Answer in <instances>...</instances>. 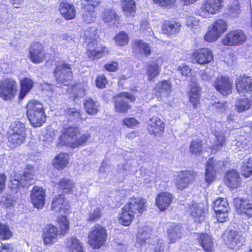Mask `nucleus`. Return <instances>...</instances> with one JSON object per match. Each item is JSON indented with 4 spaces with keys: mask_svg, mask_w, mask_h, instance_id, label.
Segmentation results:
<instances>
[{
    "mask_svg": "<svg viewBox=\"0 0 252 252\" xmlns=\"http://www.w3.org/2000/svg\"><path fill=\"white\" fill-rule=\"evenodd\" d=\"M45 192L42 188L34 187L31 193L32 202L34 207L43 208L45 203Z\"/></svg>",
    "mask_w": 252,
    "mask_h": 252,
    "instance_id": "19",
    "label": "nucleus"
},
{
    "mask_svg": "<svg viewBox=\"0 0 252 252\" xmlns=\"http://www.w3.org/2000/svg\"><path fill=\"white\" fill-rule=\"evenodd\" d=\"M133 52L147 56L151 54V47L147 43L143 42L142 40H137L134 41Z\"/></svg>",
    "mask_w": 252,
    "mask_h": 252,
    "instance_id": "33",
    "label": "nucleus"
},
{
    "mask_svg": "<svg viewBox=\"0 0 252 252\" xmlns=\"http://www.w3.org/2000/svg\"><path fill=\"white\" fill-rule=\"evenodd\" d=\"M220 36L213 29L210 28L208 32L204 35L206 41L213 42L216 41Z\"/></svg>",
    "mask_w": 252,
    "mask_h": 252,
    "instance_id": "59",
    "label": "nucleus"
},
{
    "mask_svg": "<svg viewBox=\"0 0 252 252\" xmlns=\"http://www.w3.org/2000/svg\"><path fill=\"white\" fill-rule=\"evenodd\" d=\"M72 96L74 98L83 97L86 94V90L81 85L74 86L72 89Z\"/></svg>",
    "mask_w": 252,
    "mask_h": 252,
    "instance_id": "53",
    "label": "nucleus"
},
{
    "mask_svg": "<svg viewBox=\"0 0 252 252\" xmlns=\"http://www.w3.org/2000/svg\"><path fill=\"white\" fill-rule=\"evenodd\" d=\"M217 129L215 130V135L217 139V144L213 147L214 150L219 151L225 144L226 138L222 133V130L225 131L221 123L218 122L215 124Z\"/></svg>",
    "mask_w": 252,
    "mask_h": 252,
    "instance_id": "24",
    "label": "nucleus"
},
{
    "mask_svg": "<svg viewBox=\"0 0 252 252\" xmlns=\"http://www.w3.org/2000/svg\"><path fill=\"white\" fill-rule=\"evenodd\" d=\"M97 32L94 28L84 30L82 39L85 42L88 46V56L92 59H96L101 57L103 47L98 44L96 40Z\"/></svg>",
    "mask_w": 252,
    "mask_h": 252,
    "instance_id": "3",
    "label": "nucleus"
},
{
    "mask_svg": "<svg viewBox=\"0 0 252 252\" xmlns=\"http://www.w3.org/2000/svg\"><path fill=\"white\" fill-rule=\"evenodd\" d=\"M27 117L34 127L40 126L46 121L42 104L37 101H30L26 106Z\"/></svg>",
    "mask_w": 252,
    "mask_h": 252,
    "instance_id": "4",
    "label": "nucleus"
},
{
    "mask_svg": "<svg viewBox=\"0 0 252 252\" xmlns=\"http://www.w3.org/2000/svg\"><path fill=\"white\" fill-rule=\"evenodd\" d=\"M58 234V228L52 224L45 226L43 230V239L45 244L54 243Z\"/></svg>",
    "mask_w": 252,
    "mask_h": 252,
    "instance_id": "22",
    "label": "nucleus"
},
{
    "mask_svg": "<svg viewBox=\"0 0 252 252\" xmlns=\"http://www.w3.org/2000/svg\"><path fill=\"white\" fill-rule=\"evenodd\" d=\"M107 83V80L104 75H101L96 79L95 84L97 88L100 89L104 88Z\"/></svg>",
    "mask_w": 252,
    "mask_h": 252,
    "instance_id": "64",
    "label": "nucleus"
},
{
    "mask_svg": "<svg viewBox=\"0 0 252 252\" xmlns=\"http://www.w3.org/2000/svg\"><path fill=\"white\" fill-rule=\"evenodd\" d=\"M198 240L200 246L206 252H211L213 249L214 243L211 236L206 233H201L198 236Z\"/></svg>",
    "mask_w": 252,
    "mask_h": 252,
    "instance_id": "30",
    "label": "nucleus"
},
{
    "mask_svg": "<svg viewBox=\"0 0 252 252\" xmlns=\"http://www.w3.org/2000/svg\"><path fill=\"white\" fill-rule=\"evenodd\" d=\"M150 252H161L164 248V243L162 240L158 239L156 245H152L150 247Z\"/></svg>",
    "mask_w": 252,
    "mask_h": 252,
    "instance_id": "61",
    "label": "nucleus"
},
{
    "mask_svg": "<svg viewBox=\"0 0 252 252\" xmlns=\"http://www.w3.org/2000/svg\"><path fill=\"white\" fill-rule=\"evenodd\" d=\"M134 96L128 93H123L115 97V110L119 113H126L129 106L126 100L131 102L135 100Z\"/></svg>",
    "mask_w": 252,
    "mask_h": 252,
    "instance_id": "13",
    "label": "nucleus"
},
{
    "mask_svg": "<svg viewBox=\"0 0 252 252\" xmlns=\"http://www.w3.org/2000/svg\"><path fill=\"white\" fill-rule=\"evenodd\" d=\"M8 133L26 134L25 125L20 122L16 121L11 124Z\"/></svg>",
    "mask_w": 252,
    "mask_h": 252,
    "instance_id": "43",
    "label": "nucleus"
},
{
    "mask_svg": "<svg viewBox=\"0 0 252 252\" xmlns=\"http://www.w3.org/2000/svg\"><path fill=\"white\" fill-rule=\"evenodd\" d=\"M123 10L129 14L134 12L135 3L134 0H122Z\"/></svg>",
    "mask_w": 252,
    "mask_h": 252,
    "instance_id": "50",
    "label": "nucleus"
},
{
    "mask_svg": "<svg viewBox=\"0 0 252 252\" xmlns=\"http://www.w3.org/2000/svg\"><path fill=\"white\" fill-rule=\"evenodd\" d=\"M181 28V24L178 22L165 21L162 27V31L165 34L173 35L177 33Z\"/></svg>",
    "mask_w": 252,
    "mask_h": 252,
    "instance_id": "31",
    "label": "nucleus"
},
{
    "mask_svg": "<svg viewBox=\"0 0 252 252\" xmlns=\"http://www.w3.org/2000/svg\"><path fill=\"white\" fill-rule=\"evenodd\" d=\"M214 210L216 213L223 211H228L229 206L226 198H219L214 203Z\"/></svg>",
    "mask_w": 252,
    "mask_h": 252,
    "instance_id": "38",
    "label": "nucleus"
},
{
    "mask_svg": "<svg viewBox=\"0 0 252 252\" xmlns=\"http://www.w3.org/2000/svg\"><path fill=\"white\" fill-rule=\"evenodd\" d=\"M156 94L162 97H167L171 93L172 87L169 81H162L157 83L155 88Z\"/></svg>",
    "mask_w": 252,
    "mask_h": 252,
    "instance_id": "27",
    "label": "nucleus"
},
{
    "mask_svg": "<svg viewBox=\"0 0 252 252\" xmlns=\"http://www.w3.org/2000/svg\"><path fill=\"white\" fill-rule=\"evenodd\" d=\"M26 134H16L8 133V140L9 142L13 144V146H16L23 143L25 138Z\"/></svg>",
    "mask_w": 252,
    "mask_h": 252,
    "instance_id": "48",
    "label": "nucleus"
},
{
    "mask_svg": "<svg viewBox=\"0 0 252 252\" xmlns=\"http://www.w3.org/2000/svg\"><path fill=\"white\" fill-rule=\"evenodd\" d=\"M230 10L234 16H236L240 12L239 1L238 0H231Z\"/></svg>",
    "mask_w": 252,
    "mask_h": 252,
    "instance_id": "63",
    "label": "nucleus"
},
{
    "mask_svg": "<svg viewBox=\"0 0 252 252\" xmlns=\"http://www.w3.org/2000/svg\"><path fill=\"white\" fill-rule=\"evenodd\" d=\"M69 163L68 155L61 153L56 156L53 160V165L58 170L64 168Z\"/></svg>",
    "mask_w": 252,
    "mask_h": 252,
    "instance_id": "32",
    "label": "nucleus"
},
{
    "mask_svg": "<svg viewBox=\"0 0 252 252\" xmlns=\"http://www.w3.org/2000/svg\"><path fill=\"white\" fill-rule=\"evenodd\" d=\"M196 174L191 171L182 172L179 174L175 181L178 189L182 190L186 188L195 179Z\"/></svg>",
    "mask_w": 252,
    "mask_h": 252,
    "instance_id": "15",
    "label": "nucleus"
},
{
    "mask_svg": "<svg viewBox=\"0 0 252 252\" xmlns=\"http://www.w3.org/2000/svg\"><path fill=\"white\" fill-rule=\"evenodd\" d=\"M225 185L231 189L237 188L241 183L239 174L235 170L228 171L224 177Z\"/></svg>",
    "mask_w": 252,
    "mask_h": 252,
    "instance_id": "23",
    "label": "nucleus"
},
{
    "mask_svg": "<svg viewBox=\"0 0 252 252\" xmlns=\"http://www.w3.org/2000/svg\"><path fill=\"white\" fill-rule=\"evenodd\" d=\"M12 235L8 227L0 223V239L6 240L9 239Z\"/></svg>",
    "mask_w": 252,
    "mask_h": 252,
    "instance_id": "54",
    "label": "nucleus"
},
{
    "mask_svg": "<svg viewBox=\"0 0 252 252\" xmlns=\"http://www.w3.org/2000/svg\"><path fill=\"white\" fill-rule=\"evenodd\" d=\"M243 137L240 138V140H235L233 141V144L231 145V149L235 152L238 151H244L246 150L249 148L248 141L245 140V141H242Z\"/></svg>",
    "mask_w": 252,
    "mask_h": 252,
    "instance_id": "42",
    "label": "nucleus"
},
{
    "mask_svg": "<svg viewBox=\"0 0 252 252\" xmlns=\"http://www.w3.org/2000/svg\"><path fill=\"white\" fill-rule=\"evenodd\" d=\"M52 210L57 214L63 215L68 213L70 209V205L65 199L63 194L56 195L52 202Z\"/></svg>",
    "mask_w": 252,
    "mask_h": 252,
    "instance_id": "11",
    "label": "nucleus"
},
{
    "mask_svg": "<svg viewBox=\"0 0 252 252\" xmlns=\"http://www.w3.org/2000/svg\"><path fill=\"white\" fill-rule=\"evenodd\" d=\"M146 201L141 198H131L122 209L119 220L125 226L130 225L133 220L134 215H140L146 208Z\"/></svg>",
    "mask_w": 252,
    "mask_h": 252,
    "instance_id": "1",
    "label": "nucleus"
},
{
    "mask_svg": "<svg viewBox=\"0 0 252 252\" xmlns=\"http://www.w3.org/2000/svg\"><path fill=\"white\" fill-rule=\"evenodd\" d=\"M106 235V230L102 226H94L89 235V245L94 249H99L105 243Z\"/></svg>",
    "mask_w": 252,
    "mask_h": 252,
    "instance_id": "7",
    "label": "nucleus"
},
{
    "mask_svg": "<svg viewBox=\"0 0 252 252\" xmlns=\"http://www.w3.org/2000/svg\"><path fill=\"white\" fill-rule=\"evenodd\" d=\"M85 110L90 115L96 114L98 111L99 103L95 101L92 98H88L83 103Z\"/></svg>",
    "mask_w": 252,
    "mask_h": 252,
    "instance_id": "36",
    "label": "nucleus"
},
{
    "mask_svg": "<svg viewBox=\"0 0 252 252\" xmlns=\"http://www.w3.org/2000/svg\"><path fill=\"white\" fill-rule=\"evenodd\" d=\"M45 58L43 47L41 44L37 42L31 45L29 50V58L34 63L43 62Z\"/></svg>",
    "mask_w": 252,
    "mask_h": 252,
    "instance_id": "16",
    "label": "nucleus"
},
{
    "mask_svg": "<svg viewBox=\"0 0 252 252\" xmlns=\"http://www.w3.org/2000/svg\"><path fill=\"white\" fill-rule=\"evenodd\" d=\"M192 57L198 64H205L213 60V55L212 51L209 49L201 48L194 52Z\"/></svg>",
    "mask_w": 252,
    "mask_h": 252,
    "instance_id": "17",
    "label": "nucleus"
},
{
    "mask_svg": "<svg viewBox=\"0 0 252 252\" xmlns=\"http://www.w3.org/2000/svg\"><path fill=\"white\" fill-rule=\"evenodd\" d=\"M216 174V173L215 172L211 169V167L209 165L206 166L205 175L206 182L208 184L212 182L215 180Z\"/></svg>",
    "mask_w": 252,
    "mask_h": 252,
    "instance_id": "60",
    "label": "nucleus"
},
{
    "mask_svg": "<svg viewBox=\"0 0 252 252\" xmlns=\"http://www.w3.org/2000/svg\"><path fill=\"white\" fill-rule=\"evenodd\" d=\"M234 204L238 213L252 218V202L249 199L237 197L234 200Z\"/></svg>",
    "mask_w": 252,
    "mask_h": 252,
    "instance_id": "12",
    "label": "nucleus"
},
{
    "mask_svg": "<svg viewBox=\"0 0 252 252\" xmlns=\"http://www.w3.org/2000/svg\"><path fill=\"white\" fill-rule=\"evenodd\" d=\"M94 4H88L85 8V11L83 13V19L87 23H91L95 18L94 13Z\"/></svg>",
    "mask_w": 252,
    "mask_h": 252,
    "instance_id": "44",
    "label": "nucleus"
},
{
    "mask_svg": "<svg viewBox=\"0 0 252 252\" xmlns=\"http://www.w3.org/2000/svg\"><path fill=\"white\" fill-rule=\"evenodd\" d=\"M251 103L247 98H243L237 101L235 103L236 110L239 112L245 111L250 109Z\"/></svg>",
    "mask_w": 252,
    "mask_h": 252,
    "instance_id": "45",
    "label": "nucleus"
},
{
    "mask_svg": "<svg viewBox=\"0 0 252 252\" xmlns=\"http://www.w3.org/2000/svg\"><path fill=\"white\" fill-rule=\"evenodd\" d=\"M101 216L100 210L96 208L88 214V220L91 222L94 221L100 218Z\"/></svg>",
    "mask_w": 252,
    "mask_h": 252,
    "instance_id": "62",
    "label": "nucleus"
},
{
    "mask_svg": "<svg viewBox=\"0 0 252 252\" xmlns=\"http://www.w3.org/2000/svg\"><path fill=\"white\" fill-rule=\"evenodd\" d=\"M173 199V196L169 193L161 192L156 198V204L160 211L166 210Z\"/></svg>",
    "mask_w": 252,
    "mask_h": 252,
    "instance_id": "25",
    "label": "nucleus"
},
{
    "mask_svg": "<svg viewBox=\"0 0 252 252\" xmlns=\"http://www.w3.org/2000/svg\"><path fill=\"white\" fill-rule=\"evenodd\" d=\"M189 212L194 222L199 223L204 220L205 212L200 204L192 201L189 205Z\"/></svg>",
    "mask_w": 252,
    "mask_h": 252,
    "instance_id": "21",
    "label": "nucleus"
},
{
    "mask_svg": "<svg viewBox=\"0 0 252 252\" xmlns=\"http://www.w3.org/2000/svg\"><path fill=\"white\" fill-rule=\"evenodd\" d=\"M160 71V67L157 62H153L148 65L147 74L150 81L158 76Z\"/></svg>",
    "mask_w": 252,
    "mask_h": 252,
    "instance_id": "39",
    "label": "nucleus"
},
{
    "mask_svg": "<svg viewBox=\"0 0 252 252\" xmlns=\"http://www.w3.org/2000/svg\"><path fill=\"white\" fill-rule=\"evenodd\" d=\"M79 130L76 127H69L60 136V142L63 145L72 148H76L86 143L90 138V134L85 132L78 135Z\"/></svg>",
    "mask_w": 252,
    "mask_h": 252,
    "instance_id": "2",
    "label": "nucleus"
},
{
    "mask_svg": "<svg viewBox=\"0 0 252 252\" xmlns=\"http://www.w3.org/2000/svg\"><path fill=\"white\" fill-rule=\"evenodd\" d=\"M214 87L223 95H227L231 93L232 84L228 77L221 76L217 78Z\"/></svg>",
    "mask_w": 252,
    "mask_h": 252,
    "instance_id": "14",
    "label": "nucleus"
},
{
    "mask_svg": "<svg viewBox=\"0 0 252 252\" xmlns=\"http://www.w3.org/2000/svg\"><path fill=\"white\" fill-rule=\"evenodd\" d=\"M200 88L197 84H194L191 87L189 94L190 102L192 104L193 108L197 107V104L199 102L200 98Z\"/></svg>",
    "mask_w": 252,
    "mask_h": 252,
    "instance_id": "35",
    "label": "nucleus"
},
{
    "mask_svg": "<svg viewBox=\"0 0 252 252\" xmlns=\"http://www.w3.org/2000/svg\"><path fill=\"white\" fill-rule=\"evenodd\" d=\"M150 238V233L147 230V228H145L141 232H139L137 236L136 246L140 247L147 243H149L148 241Z\"/></svg>",
    "mask_w": 252,
    "mask_h": 252,
    "instance_id": "41",
    "label": "nucleus"
},
{
    "mask_svg": "<svg viewBox=\"0 0 252 252\" xmlns=\"http://www.w3.org/2000/svg\"><path fill=\"white\" fill-rule=\"evenodd\" d=\"M209 109L211 111L216 113L223 112L226 109V103L214 102L209 106Z\"/></svg>",
    "mask_w": 252,
    "mask_h": 252,
    "instance_id": "55",
    "label": "nucleus"
},
{
    "mask_svg": "<svg viewBox=\"0 0 252 252\" xmlns=\"http://www.w3.org/2000/svg\"><path fill=\"white\" fill-rule=\"evenodd\" d=\"M60 11L62 16L67 20L73 19L75 16V10L73 5L66 1L60 4Z\"/></svg>",
    "mask_w": 252,
    "mask_h": 252,
    "instance_id": "29",
    "label": "nucleus"
},
{
    "mask_svg": "<svg viewBox=\"0 0 252 252\" xmlns=\"http://www.w3.org/2000/svg\"><path fill=\"white\" fill-rule=\"evenodd\" d=\"M15 197L11 194H6L2 197L0 203L6 207L11 206L15 201Z\"/></svg>",
    "mask_w": 252,
    "mask_h": 252,
    "instance_id": "57",
    "label": "nucleus"
},
{
    "mask_svg": "<svg viewBox=\"0 0 252 252\" xmlns=\"http://www.w3.org/2000/svg\"><path fill=\"white\" fill-rule=\"evenodd\" d=\"M60 189L64 193H69L72 191L74 183L69 179L65 178L62 179L59 184Z\"/></svg>",
    "mask_w": 252,
    "mask_h": 252,
    "instance_id": "49",
    "label": "nucleus"
},
{
    "mask_svg": "<svg viewBox=\"0 0 252 252\" xmlns=\"http://www.w3.org/2000/svg\"><path fill=\"white\" fill-rule=\"evenodd\" d=\"M208 165L210 166L211 169L217 173L220 172L222 170V168L224 166V163L223 161H217L214 158H211L208 160L206 166Z\"/></svg>",
    "mask_w": 252,
    "mask_h": 252,
    "instance_id": "46",
    "label": "nucleus"
},
{
    "mask_svg": "<svg viewBox=\"0 0 252 252\" xmlns=\"http://www.w3.org/2000/svg\"><path fill=\"white\" fill-rule=\"evenodd\" d=\"M55 76L58 84L68 86L72 78L71 65L64 62H61L54 70Z\"/></svg>",
    "mask_w": 252,
    "mask_h": 252,
    "instance_id": "6",
    "label": "nucleus"
},
{
    "mask_svg": "<svg viewBox=\"0 0 252 252\" xmlns=\"http://www.w3.org/2000/svg\"><path fill=\"white\" fill-rule=\"evenodd\" d=\"M202 142L201 141H193L190 145V152L194 155H199L201 153L202 149Z\"/></svg>",
    "mask_w": 252,
    "mask_h": 252,
    "instance_id": "52",
    "label": "nucleus"
},
{
    "mask_svg": "<svg viewBox=\"0 0 252 252\" xmlns=\"http://www.w3.org/2000/svg\"><path fill=\"white\" fill-rule=\"evenodd\" d=\"M164 124L157 117L150 119L148 122V130L150 134L161 136L164 129Z\"/></svg>",
    "mask_w": 252,
    "mask_h": 252,
    "instance_id": "20",
    "label": "nucleus"
},
{
    "mask_svg": "<svg viewBox=\"0 0 252 252\" xmlns=\"http://www.w3.org/2000/svg\"><path fill=\"white\" fill-rule=\"evenodd\" d=\"M241 172L243 176L246 178L250 177L252 175V157L244 162Z\"/></svg>",
    "mask_w": 252,
    "mask_h": 252,
    "instance_id": "47",
    "label": "nucleus"
},
{
    "mask_svg": "<svg viewBox=\"0 0 252 252\" xmlns=\"http://www.w3.org/2000/svg\"><path fill=\"white\" fill-rule=\"evenodd\" d=\"M167 234L169 243H175L182 237V227L179 225L172 224L167 229Z\"/></svg>",
    "mask_w": 252,
    "mask_h": 252,
    "instance_id": "28",
    "label": "nucleus"
},
{
    "mask_svg": "<svg viewBox=\"0 0 252 252\" xmlns=\"http://www.w3.org/2000/svg\"><path fill=\"white\" fill-rule=\"evenodd\" d=\"M66 113L68 116V119L71 121H76L81 119L80 112L75 108H69L66 111Z\"/></svg>",
    "mask_w": 252,
    "mask_h": 252,
    "instance_id": "56",
    "label": "nucleus"
},
{
    "mask_svg": "<svg viewBox=\"0 0 252 252\" xmlns=\"http://www.w3.org/2000/svg\"><path fill=\"white\" fill-rule=\"evenodd\" d=\"M213 29L220 36L227 29L226 22L222 19H218L209 27Z\"/></svg>",
    "mask_w": 252,
    "mask_h": 252,
    "instance_id": "40",
    "label": "nucleus"
},
{
    "mask_svg": "<svg viewBox=\"0 0 252 252\" xmlns=\"http://www.w3.org/2000/svg\"><path fill=\"white\" fill-rule=\"evenodd\" d=\"M33 176V167L31 165H27L23 175L19 173H14L13 175H11V189H15L14 191L17 192V189L21 187L30 186L34 183Z\"/></svg>",
    "mask_w": 252,
    "mask_h": 252,
    "instance_id": "5",
    "label": "nucleus"
},
{
    "mask_svg": "<svg viewBox=\"0 0 252 252\" xmlns=\"http://www.w3.org/2000/svg\"><path fill=\"white\" fill-rule=\"evenodd\" d=\"M66 245L68 249V252H83L80 242L75 237L68 239Z\"/></svg>",
    "mask_w": 252,
    "mask_h": 252,
    "instance_id": "37",
    "label": "nucleus"
},
{
    "mask_svg": "<svg viewBox=\"0 0 252 252\" xmlns=\"http://www.w3.org/2000/svg\"><path fill=\"white\" fill-rule=\"evenodd\" d=\"M225 245L235 250H239L245 242V238L241 233L233 229H229L224 235Z\"/></svg>",
    "mask_w": 252,
    "mask_h": 252,
    "instance_id": "8",
    "label": "nucleus"
},
{
    "mask_svg": "<svg viewBox=\"0 0 252 252\" xmlns=\"http://www.w3.org/2000/svg\"><path fill=\"white\" fill-rule=\"evenodd\" d=\"M33 81L30 78L25 77L21 81V90L19 98L23 99L33 87Z\"/></svg>",
    "mask_w": 252,
    "mask_h": 252,
    "instance_id": "34",
    "label": "nucleus"
},
{
    "mask_svg": "<svg viewBox=\"0 0 252 252\" xmlns=\"http://www.w3.org/2000/svg\"><path fill=\"white\" fill-rule=\"evenodd\" d=\"M222 1L223 0H205L202 9L205 11L214 14L220 10Z\"/></svg>",
    "mask_w": 252,
    "mask_h": 252,
    "instance_id": "26",
    "label": "nucleus"
},
{
    "mask_svg": "<svg viewBox=\"0 0 252 252\" xmlns=\"http://www.w3.org/2000/svg\"><path fill=\"white\" fill-rule=\"evenodd\" d=\"M17 83L10 78L3 79L0 82V96L5 100L13 98L17 92Z\"/></svg>",
    "mask_w": 252,
    "mask_h": 252,
    "instance_id": "9",
    "label": "nucleus"
},
{
    "mask_svg": "<svg viewBox=\"0 0 252 252\" xmlns=\"http://www.w3.org/2000/svg\"><path fill=\"white\" fill-rule=\"evenodd\" d=\"M236 88L239 94L252 92V79L248 76H240L236 80Z\"/></svg>",
    "mask_w": 252,
    "mask_h": 252,
    "instance_id": "18",
    "label": "nucleus"
},
{
    "mask_svg": "<svg viewBox=\"0 0 252 252\" xmlns=\"http://www.w3.org/2000/svg\"><path fill=\"white\" fill-rule=\"evenodd\" d=\"M59 223L62 234H65L69 228V221L66 217L63 215L59 219Z\"/></svg>",
    "mask_w": 252,
    "mask_h": 252,
    "instance_id": "58",
    "label": "nucleus"
},
{
    "mask_svg": "<svg viewBox=\"0 0 252 252\" xmlns=\"http://www.w3.org/2000/svg\"><path fill=\"white\" fill-rule=\"evenodd\" d=\"M246 40V36L243 31L234 30L225 35L222 39V43L224 45H236L244 43Z\"/></svg>",
    "mask_w": 252,
    "mask_h": 252,
    "instance_id": "10",
    "label": "nucleus"
},
{
    "mask_svg": "<svg viewBox=\"0 0 252 252\" xmlns=\"http://www.w3.org/2000/svg\"><path fill=\"white\" fill-rule=\"evenodd\" d=\"M115 40L118 45L124 46L128 43L129 37L126 33L121 32L115 36Z\"/></svg>",
    "mask_w": 252,
    "mask_h": 252,
    "instance_id": "51",
    "label": "nucleus"
}]
</instances>
